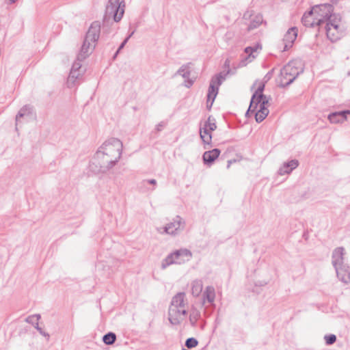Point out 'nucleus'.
Wrapping results in <instances>:
<instances>
[{
	"label": "nucleus",
	"mask_w": 350,
	"mask_h": 350,
	"mask_svg": "<svg viewBox=\"0 0 350 350\" xmlns=\"http://www.w3.org/2000/svg\"><path fill=\"white\" fill-rule=\"evenodd\" d=\"M313 12L321 25L325 23L327 37L332 42L338 40L343 35L344 27L339 14H332L333 7L330 4L315 5Z\"/></svg>",
	"instance_id": "1"
},
{
	"label": "nucleus",
	"mask_w": 350,
	"mask_h": 350,
	"mask_svg": "<svg viewBox=\"0 0 350 350\" xmlns=\"http://www.w3.org/2000/svg\"><path fill=\"white\" fill-rule=\"evenodd\" d=\"M265 88V83L261 81H256L252 86L255 91L252 95L249 109L246 113L248 115L250 112L255 113V118L257 122H261L269 114L268 106L271 98L262 94Z\"/></svg>",
	"instance_id": "2"
},
{
	"label": "nucleus",
	"mask_w": 350,
	"mask_h": 350,
	"mask_svg": "<svg viewBox=\"0 0 350 350\" xmlns=\"http://www.w3.org/2000/svg\"><path fill=\"white\" fill-rule=\"evenodd\" d=\"M189 304L184 293L175 295L168 309V320L172 325H180L186 318Z\"/></svg>",
	"instance_id": "3"
},
{
	"label": "nucleus",
	"mask_w": 350,
	"mask_h": 350,
	"mask_svg": "<svg viewBox=\"0 0 350 350\" xmlns=\"http://www.w3.org/2000/svg\"><path fill=\"white\" fill-rule=\"evenodd\" d=\"M119 160L98 148L90 161L89 169L94 174H104L112 169Z\"/></svg>",
	"instance_id": "4"
},
{
	"label": "nucleus",
	"mask_w": 350,
	"mask_h": 350,
	"mask_svg": "<svg viewBox=\"0 0 350 350\" xmlns=\"http://www.w3.org/2000/svg\"><path fill=\"white\" fill-rule=\"evenodd\" d=\"M192 252L187 248H180L168 254L161 262V268L165 269L172 265H183L192 258Z\"/></svg>",
	"instance_id": "5"
},
{
	"label": "nucleus",
	"mask_w": 350,
	"mask_h": 350,
	"mask_svg": "<svg viewBox=\"0 0 350 350\" xmlns=\"http://www.w3.org/2000/svg\"><path fill=\"white\" fill-rule=\"evenodd\" d=\"M298 62H290L280 71L278 83L280 86L285 87L290 85L302 72L301 69L297 67Z\"/></svg>",
	"instance_id": "6"
},
{
	"label": "nucleus",
	"mask_w": 350,
	"mask_h": 350,
	"mask_svg": "<svg viewBox=\"0 0 350 350\" xmlns=\"http://www.w3.org/2000/svg\"><path fill=\"white\" fill-rule=\"evenodd\" d=\"M98 148L107 154H110L112 157L120 161L122 154L123 144L122 141L118 138L110 137L106 139Z\"/></svg>",
	"instance_id": "7"
},
{
	"label": "nucleus",
	"mask_w": 350,
	"mask_h": 350,
	"mask_svg": "<svg viewBox=\"0 0 350 350\" xmlns=\"http://www.w3.org/2000/svg\"><path fill=\"white\" fill-rule=\"evenodd\" d=\"M185 220L180 216L176 215L164 227L158 228L157 231L160 234L165 233L169 235L176 236L185 230Z\"/></svg>",
	"instance_id": "8"
},
{
	"label": "nucleus",
	"mask_w": 350,
	"mask_h": 350,
	"mask_svg": "<svg viewBox=\"0 0 350 350\" xmlns=\"http://www.w3.org/2000/svg\"><path fill=\"white\" fill-rule=\"evenodd\" d=\"M217 129L215 118L209 116L202 126L200 129V136L205 149L210 148L212 143L211 132Z\"/></svg>",
	"instance_id": "9"
},
{
	"label": "nucleus",
	"mask_w": 350,
	"mask_h": 350,
	"mask_svg": "<svg viewBox=\"0 0 350 350\" xmlns=\"http://www.w3.org/2000/svg\"><path fill=\"white\" fill-rule=\"evenodd\" d=\"M125 4L120 0H109L106 5L105 15L113 18L114 21H120L124 13Z\"/></svg>",
	"instance_id": "10"
},
{
	"label": "nucleus",
	"mask_w": 350,
	"mask_h": 350,
	"mask_svg": "<svg viewBox=\"0 0 350 350\" xmlns=\"http://www.w3.org/2000/svg\"><path fill=\"white\" fill-rule=\"evenodd\" d=\"M222 80L223 78L221 75H217L212 78L207 94V107H211L217 95L219 86L221 84Z\"/></svg>",
	"instance_id": "11"
},
{
	"label": "nucleus",
	"mask_w": 350,
	"mask_h": 350,
	"mask_svg": "<svg viewBox=\"0 0 350 350\" xmlns=\"http://www.w3.org/2000/svg\"><path fill=\"white\" fill-rule=\"evenodd\" d=\"M261 50V46L258 44L254 45L253 46H248L245 49V53L247 55L240 62V66H245L247 63L253 61L256 56L258 55Z\"/></svg>",
	"instance_id": "12"
},
{
	"label": "nucleus",
	"mask_w": 350,
	"mask_h": 350,
	"mask_svg": "<svg viewBox=\"0 0 350 350\" xmlns=\"http://www.w3.org/2000/svg\"><path fill=\"white\" fill-rule=\"evenodd\" d=\"M298 30L295 27H291L285 33L283 38L284 47L282 51H287L293 46V44L297 36Z\"/></svg>",
	"instance_id": "13"
},
{
	"label": "nucleus",
	"mask_w": 350,
	"mask_h": 350,
	"mask_svg": "<svg viewBox=\"0 0 350 350\" xmlns=\"http://www.w3.org/2000/svg\"><path fill=\"white\" fill-rule=\"evenodd\" d=\"M100 33V23L98 21L93 22L88 29L85 39L96 44Z\"/></svg>",
	"instance_id": "14"
},
{
	"label": "nucleus",
	"mask_w": 350,
	"mask_h": 350,
	"mask_svg": "<svg viewBox=\"0 0 350 350\" xmlns=\"http://www.w3.org/2000/svg\"><path fill=\"white\" fill-rule=\"evenodd\" d=\"M345 250L344 247H337L332 252V263L334 268L345 265Z\"/></svg>",
	"instance_id": "15"
},
{
	"label": "nucleus",
	"mask_w": 350,
	"mask_h": 350,
	"mask_svg": "<svg viewBox=\"0 0 350 350\" xmlns=\"http://www.w3.org/2000/svg\"><path fill=\"white\" fill-rule=\"evenodd\" d=\"M96 44L87 39H84L83 43L78 54V59L83 60L88 57L95 49Z\"/></svg>",
	"instance_id": "16"
},
{
	"label": "nucleus",
	"mask_w": 350,
	"mask_h": 350,
	"mask_svg": "<svg viewBox=\"0 0 350 350\" xmlns=\"http://www.w3.org/2000/svg\"><path fill=\"white\" fill-rule=\"evenodd\" d=\"M302 23L307 27H314L321 25V19H318L313 12V8L308 13L304 14L302 17Z\"/></svg>",
	"instance_id": "17"
},
{
	"label": "nucleus",
	"mask_w": 350,
	"mask_h": 350,
	"mask_svg": "<svg viewBox=\"0 0 350 350\" xmlns=\"http://www.w3.org/2000/svg\"><path fill=\"white\" fill-rule=\"evenodd\" d=\"M350 114V110L334 112L328 116V120L332 124H340L347 120V116Z\"/></svg>",
	"instance_id": "18"
},
{
	"label": "nucleus",
	"mask_w": 350,
	"mask_h": 350,
	"mask_svg": "<svg viewBox=\"0 0 350 350\" xmlns=\"http://www.w3.org/2000/svg\"><path fill=\"white\" fill-rule=\"evenodd\" d=\"M337 277L338 279L345 284L350 282V271L347 265L340 266L335 268Z\"/></svg>",
	"instance_id": "19"
},
{
	"label": "nucleus",
	"mask_w": 350,
	"mask_h": 350,
	"mask_svg": "<svg viewBox=\"0 0 350 350\" xmlns=\"http://www.w3.org/2000/svg\"><path fill=\"white\" fill-rule=\"evenodd\" d=\"M220 150L214 148L211 150L205 151L202 155L204 163L207 165H211L220 154Z\"/></svg>",
	"instance_id": "20"
},
{
	"label": "nucleus",
	"mask_w": 350,
	"mask_h": 350,
	"mask_svg": "<svg viewBox=\"0 0 350 350\" xmlns=\"http://www.w3.org/2000/svg\"><path fill=\"white\" fill-rule=\"evenodd\" d=\"M299 165V162L296 159L291 160L284 163L279 169L278 174L281 176L290 174Z\"/></svg>",
	"instance_id": "21"
},
{
	"label": "nucleus",
	"mask_w": 350,
	"mask_h": 350,
	"mask_svg": "<svg viewBox=\"0 0 350 350\" xmlns=\"http://www.w3.org/2000/svg\"><path fill=\"white\" fill-rule=\"evenodd\" d=\"M203 303L213 304L215 298V291L213 286H208L203 293Z\"/></svg>",
	"instance_id": "22"
},
{
	"label": "nucleus",
	"mask_w": 350,
	"mask_h": 350,
	"mask_svg": "<svg viewBox=\"0 0 350 350\" xmlns=\"http://www.w3.org/2000/svg\"><path fill=\"white\" fill-rule=\"evenodd\" d=\"M32 113V107L29 105H25L23 107L16 117V126L21 122V118H29Z\"/></svg>",
	"instance_id": "23"
},
{
	"label": "nucleus",
	"mask_w": 350,
	"mask_h": 350,
	"mask_svg": "<svg viewBox=\"0 0 350 350\" xmlns=\"http://www.w3.org/2000/svg\"><path fill=\"white\" fill-rule=\"evenodd\" d=\"M83 73L84 71L70 70V75L67 79L68 87L70 88L74 87L76 84L77 80L81 78Z\"/></svg>",
	"instance_id": "24"
},
{
	"label": "nucleus",
	"mask_w": 350,
	"mask_h": 350,
	"mask_svg": "<svg viewBox=\"0 0 350 350\" xmlns=\"http://www.w3.org/2000/svg\"><path fill=\"white\" fill-rule=\"evenodd\" d=\"M203 283L201 280H195L191 284V293L195 297H198L202 293Z\"/></svg>",
	"instance_id": "25"
},
{
	"label": "nucleus",
	"mask_w": 350,
	"mask_h": 350,
	"mask_svg": "<svg viewBox=\"0 0 350 350\" xmlns=\"http://www.w3.org/2000/svg\"><path fill=\"white\" fill-rule=\"evenodd\" d=\"M263 21L262 16L261 14H256L253 16L250 25H248V30H253L258 27Z\"/></svg>",
	"instance_id": "26"
},
{
	"label": "nucleus",
	"mask_w": 350,
	"mask_h": 350,
	"mask_svg": "<svg viewBox=\"0 0 350 350\" xmlns=\"http://www.w3.org/2000/svg\"><path fill=\"white\" fill-rule=\"evenodd\" d=\"M116 339V336L113 332H109L103 337V341L106 345H112L115 342Z\"/></svg>",
	"instance_id": "27"
},
{
	"label": "nucleus",
	"mask_w": 350,
	"mask_h": 350,
	"mask_svg": "<svg viewBox=\"0 0 350 350\" xmlns=\"http://www.w3.org/2000/svg\"><path fill=\"white\" fill-rule=\"evenodd\" d=\"M177 75H180L184 79H188L190 76V70L188 66H182L177 71Z\"/></svg>",
	"instance_id": "28"
},
{
	"label": "nucleus",
	"mask_w": 350,
	"mask_h": 350,
	"mask_svg": "<svg viewBox=\"0 0 350 350\" xmlns=\"http://www.w3.org/2000/svg\"><path fill=\"white\" fill-rule=\"evenodd\" d=\"M198 340L194 338H189L185 342V346L189 349L196 347L198 345Z\"/></svg>",
	"instance_id": "29"
},
{
	"label": "nucleus",
	"mask_w": 350,
	"mask_h": 350,
	"mask_svg": "<svg viewBox=\"0 0 350 350\" xmlns=\"http://www.w3.org/2000/svg\"><path fill=\"white\" fill-rule=\"evenodd\" d=\"M200 317V312L197 310L193 311L189 314V321L191 325H194Z\"/></svg>",
	"instance_id": "30"
},
{
	"label": "nucleus",
	"mask_w": 350,
	"mask_h": 350,
	"mask_svg": "<svg viewBox=\"0 0 350 350\" xmlns=\"http://www.w3.org/2000/svg\"><path fill=\"white\" fill-rule=\"evenodd\" d=\"M324 340L326 345H331L334 344L336 340V336L334 334H328L324 336Z\"/></svg>",
	"instance_id": "31"
},
{
	"label": "nucleus",
	"mask_w": 350,
	"mask_h": 350,
	"mask_svg": "<svg viewBox=\"0 0 350 350\" xmlns=\"http://www.w3.org/2000/svg\"><path fill=\"white\" fill-rule=\"evenodd\" d=\"M83 60H81V59H78L74 62V64H72V68H71V70H76V71H84L85 70L81 68V62Z\"/></svg>",
	"instance_id": "32"
},
{
	"label": "nucleus",
	"mask_w": 350,
	"mask_h": 350,
	"mask_svg": "<svg viewBox=\"0 0 350 350\" xmlns=\"http://www.w3.org/2000/svg\"><path fill=\"white\" fill-rule=\"evenodd\" d=\"M133 32L131 33L123 42L122 43L120 44V46H119L116 53V55L120 52V51L124 48V45L126 44V42H128L129 39L131 38V36L133 35Z\"/></svg>",
	"instance_id": "33"
},
{
	"label": "nucleus",
	"mask_w": 350,
	"mask_h": 350,
	"mask_svg": "<svg viewBox=\"0 0 350 350\" xmlns=\"http://www.w3.org/2000/svg\"><path fill=\"white\" fill-rule=\"evenodd\" d=\"M96 268L98 271H104L105 269V265L103 262H98L96 265Z\"/></svg>",
	"instance_id": "34"
},
{
	"label": "nucleus",
	"mask_w": 350,
	"mask_h": 350,
	"mask_svg": "<svg viewBox=\"0 0 350 350\" xmlns=\"http://www.w3.org/2000/svg\"><path fill=\"white\" fill-rule=\"evenodd\" d=\"M185 79L186 80L184 83L185 86L187 88H190L193 85L194 81L193 79H189V77Z\"/></svg>",
	"instance_id": "35"
},
{
	"label": "nucleus",
	"mask_w": 350,
	"mask_h": 350,
	"mask_svg": "<svg viewBox=\"0 0 350 350\" xmlns=\"http://www.w3.org/2000/svg\"><path fill=\"white\" fill-rule=\"evenodd\" d=\"M165 124L163 122L157 124L155 126V129L157 131H161L165 126Z\"/></svg>",
	"instance_id": "36"
},
{
	"label": "nucleus",
	"mask_w": 350,
	"mask_h": 350,
	"mask_svg": "<svg viewBox=\"0 0 350 350\" xmlns=\"http://www.w3.org/2000/svg\"><path fill=\"white\" fill-rule=\"evenodd\" d=\"M149 184L155 185L157 184V180L155 179H149L147 180Z\"/></svg>",
	"instance_id": "37"
},
{
	"label": "nucleus",
	"mask_w": 350,
	"mask_h": 350,
	"mask_svg": "<svg viewBox=\"0 0 350 350\" xmlns=\"http://www.w3.org/2000/svg\"><path fill=\"white\" fill-rule=\"evenodd\" d=\"M38 329L39 330L40 333L41 334H42L43 336H47V337H49V335L48 334L45 333L44 332H43V331L42 330V329H40V328H38Z\"/></svg>",
	"instance_id": "38"
},
{
	"label": "nucleus",
	"mask_w": 350,
	"mask_h": 350,
	"mask_svg": "<svg viewBox=\"0 0 350 350\" xmlns=\"http://www.w3.org/2000/svg\"><path fill=\"white\" fill-rule=\"evenodd\" d=\"M18 0H9L10 3H15L16 1H17Z\"/></svg>",
	"instance_id": "39"
},
{
	"label": "nucleus",
	"mask_w": 350,
	"mask_h": 350,
	"mask_svg": "<svg viewBox=\"0 0 350 350\" xmlns=\"http://www.w3.org/2000/svg\"><path fill=\"white\" fill-rule=\"evenodd\" d=\"M230 163H231V161H229L228 162V165H227V167H228V168H229V167H230Z\"/></svg>",
	"instance_id": "40"
}]
</instances>
